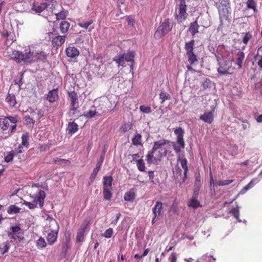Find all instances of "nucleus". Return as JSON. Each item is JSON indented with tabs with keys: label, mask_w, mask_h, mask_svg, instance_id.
<instances>
[{
	"label": "nucleus",
	"mask_w": 262,
	"mask_h": 262,
	"mask_svg": "<svg viewBox=\"0 0 262 262\" xmlns=\"http://www.w3.org/2000/svg\"><path fill=\"white\" fill-rule=\"evenodd\" d=\"M170 141L162 139L154 142L153 146L146 155V160L148 164L156 163L160 162L164 157H166L169 151Z\"/></svg>",
	"instance_id": "f257e3e1"
},
{
	"label": "nucleus",
	"mask_w": 262,
	"mask_h": 262,
	"mask_svg": "<svg viewBox=\"0 0 262 262\" xmlns=\"http://www.w3.org/2000/svg\"><path fill=\"white\" fill-rule=\"evenodd\" d=\"M29 195L31 198L33 199V202H29L24 200V205L30 209L35 208L37 207V204H39L40 208L43 207L46 198V193L43 190L39 188L38 184H35L32 186Z\"/></svg>",
	"instance_id": "f03ea898"
},
{
	"label": "nucleus",
	"mask_w": 262,
	"mask_h": 262,
	"mask_svg": "<svg viewBox=\"0 0 262 262\" xmlns=\"http://www.w3.org/2000/svg\"><path fill=\"white\" fill-rule=\"evenodd\" d=\"M11 58L17 63L21 62L32 63L33 62V52L29 48L24 49V51H15L11 54Z\"/></svg>",
	"instance_id": "7ed1b4c3"
},
{
	"label": "nucleus",
	"mask_w": 262,
	"mask_h": 262,
	"mask_svg": "<svg viewBox=\"0 0 262 262\" xmlns=\"http://www.w3.org/2000/svg\"><path fill=\"white\" fill-rule=\"evenodd\" d=\"M135 52L134 51L128 52L122 55L116 56L114 58V61L118 64V66H123L125 61L131 62L130 66V71L133 70V63H134Z\"/></svg>",
	"instance_id": "20e7f679"
},
{
	"label": "nucleus",
	"mask_w": 262,
	"mask_h": 262,
	"mask_svg": "<svg viewBox=\"0 0 262 262\" xmlns=\"http://www.w3.org/2000/svg\"><path fill=\"white\" fill-rule=\"evenodd\" d=\"M174 133L177 136V144L173 145V149L176 153H180L181 149L185 147V141L184 139V130L181 127H179L174 130Z\"/></svg>",
	"instance_id": "39448f33"
},
{
	"label": "nucleus",
	"mask_w": 262,
	"mask_h": 262,
	"mask_svg": "<svg viewBox=\"0 0 262 262\" xmlns=\"http://www.w3.org/2000/svg\"><path fill=\"white\" fill-rule=\"evenodd\" d=\"M172 25L169 19H165L157 28L155 34L159 38L164 36L171 30Z\"/></svg>",
	"instance_id": "423d86ee"
},
{
	"label": "nucleus",
	"mask_w": 262,
	"mask_h": 262,
	"mask_svg": "<svg viewBox=\"0 0 262 262\" xmlns=\"http://www.w3.org/2000/svg\"><path fill=\"white\" fill-rule=\"evenodd\" d=\"M187 6L186 3H179L176 9V19L179 23L185 21L188 16L186 12Z\"/></svg>",
	"instance_id": "0eeeda50"
},
{
	"label": "nucleus",
	"mask_w": 262,
	"mask_h": 262,
	"mask_svg": "<svg viewBox=\"0 0 262 262\" xmlns=\"http://www.w3.org/2000/svg\"><path fill=\"white\" fill-rule=\"evenodd\" d=\"M49 36L50 38L52 39L51 42L52 46L56 48L61 46V45L64 43L67 37V35H59L54 32H50Z\"/></svg>",
	"instance_id": "6e6552de"
},
{
	"label": "nucleus",
	"mask_w": 262,
	"mask_h": 262,
	"mask_svg": "<svg viewBox=\"0 0 262 262\" xmlns=\"http://www.w3.org/2000/svg\"><path fill=\"white\" fill-rule=\"evenodd\" d=\"M68 95L71 101L70 110L75 111L79 106L77 93L75 91L68 92Z\"/></svg>",
	"instance_id": "1a4fd4ad"
},
{
	"label": "nucleus",
	"mask_w": 262,
	"mask_h": 262,
	"mask_svg": "<svg viewBox=\"0 0 262 262\" xmlns=\"http://www.w3.org/2000/svg\"><path fill=\"white\" fill-rule=\"evenodd\" d=\"M230 9V6L226 7H221L220 9H217L220 17L221 26H223L224 21L225 20H227L229 19Z\"/></svg>",
	"instance_id": "9d476101"
},
{
	"label": "nucleus",
	"mask_w": 262,
	"mask_h": 262,
	"mask_svg": "<svg viewBox=\"0 0 262 262\" xmlns=\"http://www.w3.org/2000/svg\"><path fill=\"white\" fill-rule=\"evenodd\" d=\"M46 221L48 222L45 227V229L47 230L46 232L59 231V226L55 219L48 216Z\"/></svg>",
	"instance_id": "9b49d317"
},
{
	"label": "nucleus",
	"mask_w": 262,
	"mask_h": 262,
	"mask_svg": "<svg viewBox=\"0 0 262 262\" xmlns=\"http://www.w3.org/2000/svg\"><path fill=\"white\" fill-rule=\"evenodd\" d=\"M89 221H84L81 224L80 229L78 230L76 239L77 242H82L84 239L85 230L89 225Z\"/></svg>",
	"instance_id": "f8f14e48"
},
{
	"label": "nucleus",
	"mask_w": 262,
	"mask_h": 262,
	"mask_svg": "<svg viewBox=\"0 0 262 262\" xmlns=\"http://www.w3.org/2000/svg\"><path fill=\"white\" fill-rule=\"evenodd\" d=\"M28 112L31 113V116H26L25 117V121L27 122L28 124H33L34 123L33 119H39L42 116V115H41L40 111H38V113H37L35 111H33L32 108H30L29 110H28Z\"/></svg>",
	"instance_id": "ddd939ff"
},
{
	"label": "nucleus",
	"mask_w": 262,
	"mask_h": 262,
	"mask_svg": "<svg viewBox=\"0 0 262 262\" xmlns=\"http://www.w3.org/2000/svg\"><path fill=\"white\" fill-rule=\"evenodd\" d=\"M58 93V89H54L51 91H49L48 93L47 94L46 99L50 103L56 102L59 99Z\"/></svg>",
	"instance_id": "4468645a"
},
{
	"label": "nucleus",
	"mask_w": 262,
	"mask_h": 262,
	"mask_svg": "<svg viewBox=\"0 0 262 262\" xmlns=\"http://www.w3.org/2000/svg\"><path fill=\"white\" fill-rule=\"evenodd\" d=\"M103 161H104V154L100 156L98 161L97 162L96 167L93 169V172L90 176V178L91 182H93L95 180L98 171H99V170L100 169V167L102 164Z\"/></svg>",
	"instance_id": "2eb2a0df"
},
{
	"label": "nucleus",
	"mask_w": 262,
	"mask_h": 262,
	"mask_svg": "<svg viewBox=\"0 0 262 262\" xmlns=\"http://www.w3.org/2000/svg\"><path fill=\"white\" fill-rule=\"evenodd\" d=\"M214 110L210 111L208 113H205L204 114L200 116V119L204 121L207 123H211L213 120V112Z\"/></svg>",
	"instance_id": "dca6fc26"
},
{
	"label": "nucleus",
	"mask_w": 262,
	"mask_h": 262,
	"mask_svg": "<svg viewBox=\"0 0 262 262\" xmlns=\"http://www.w3.org/2000/svg\"><path fill=\"white\" fill-rule=\"evenodd\" d=\"M58 231H49L47 235V240L50 245L54 244L58 237Z\"/></svg>",
	"instance_id": "f3484780"
},
{
	"label": "nucleus",
	"mask_w": 262,
	"mask_h": 262,
	"mask_svg": "<svg viewBox=\"0 0 262 262\" xmlns=\"http://www.w3.org/2000/svg\"><path fill=\"white\" fill-rule=\"evenodd\" d=\"M48 6L47 2L40 4L35 3L32 6V10L37 13H40L46 9Z\"/></svg>",
	"instance_id": "a211bd4d"
},
{
	"label": "nucleus",
	"mask_w": 262,
	"mask_h": 262,
	"mask_svg": "<svg viewBox=\"0 0 262 262\" xmlns=\"http://www.w3.org/2000/svg\"><path fill=\"white\" fill-rule=\"evenodd\" d=\"M162 206L163 205L161 202H156L155 206L152 208V213L155 216L159 217L162 215Z\"/></svg>",
	"instance_id": "6ab92c4d"
},
{
	"label": "nucleus",
	"mask_w": 262,
	"mask_h": 262,
	"mask_svg": "<svg viewBox=\"0 0 262 262\" xmlns=\"http://www.w3.org/2000/svg\"><path fill=\"white\" fill-rule=\"evenodd\" d=\"M66 52L67 56L71 58H74L79 54V50L74 47H69L67 48Z\"/></svg>",
	"instance_id": "aec40b11"
},
{
	"label": "nucleus",
	"mask_w": 262,
	"mask_h": 262,
	"mask_svg": "<svg viewBox=\"0 0 262 262\" xmlns=\"http://www.w3.org/2000/svg\"><path fill=\"white\" fill-rule=\"evenodd\" d=\"M229 70V67L228 66L227 61H225L224 62L220 63V66L217 69V72L221 74L226 75L228 74H231L228 72Z\"/></svg>",
	"instance_id": "412c9836"
},
{
	"label": "nucleus",
	"mask_w": 262,
	"mask_h": 262,
	"mask_svg": "<svg viewBox=\"0 0 262 262\" xmlns=\"http://www.w3.org/2000/svg\"><path fill=\"white\" fill-rule=\"evenodd\" d=\"M245 53L242 51H238L236 54V64L238 68L241 69L243 67V61L245 59Z\"/></svg>",
	"instance_id": "4be33fe9"
},
{
	"label": "nucleus",
	"mask_w": 262,
	"mask_h": 262,
	"mask_svg": "<svg viewBox=\"0 0 262 262\" xmlns=\"http://www.w3.org/2000/svg\"><path fill=\"white\" fill-rule=\"evenodd\" d=\"M78 129V125L75 122H70L68 124L67 130L68 133L70 135H73L75 133Z\"/></svg>",
	"instance_id": "5701e85b"
},
{
	"label": "nucleus",
	"mask_w": 262,
	"mask_h": 262,
	"mask_svg": "<svg viewBox=\"0 0 262 262\" xmlns=\"http://www.w3.org/2000/svg\"><path fill=\"white\" fill-rule=\"evenodd\" d=\"M70 27V24L68 21L62 20L60 23L59 29L62 34H65L68 32Z\"/></svg>",
	"instance_id": "b1692460"
},
{
	"label": "nucleus",
	"mask_w": 262,
	"mask_h": 262,
	"mask_svg": "<svg viewBox=\"0 0 262 262\" xmlns=\"http://www.w3.org/2000/svg\"><path fill=\"white\" fill-rule=\"evenodd\" d=\"M199 27L200 26L198 23V21L195 20L190 23L188 31L190 32L192 36H194L196 33L199 32Z\"/></svg>",
	"instance_id": "393cba45"
},
{
	"label": "nucleus",
	"mask_w": 262,
	"mask_h": 262,
	"mask_svg": "<svg viewBox=\"0 0 262 262\" xmlns=\"http://www.w3.org/2000/svg\"><path fill=\"white\" fill-rule=\"evenodd\" d=\"M47 57V54L45 52H36L35 54H33V62L38 61H44L46 60Z\"/></svg>",
	"instance_id": "a878e982"
},
{
	"label": "nucleus",
	"mask_w": 262,
	"mask_h": 262,
	"mask_svg": "<svg viewBox=\"0 0 262 262\" xmlns=\"http://www.w3.org/2000/svg\"><path fill=\"white\" fill-rule=\"evenodd\" d=\"M103 180V188H112L113 179L112 176H104Z\"/></svg>",
	"instance_id": "bb28decb"
},
{
	"label": "nucleus",
	"mask_w": 262,
	"mask_h": 262,
	"mask_svg": "<svg viewBox=\"0 0 262 262\" xmlns=\"http://www.w3.org/2000/svg\"><path fill=\"white\" fill-rule=\"evenodd\" d=\"M178 161L180 163L182 167L184 169L183 181H184L185 179H186L187 173L188 170L187 166V161L185 158H179Z\"/></svg>",
	"instance_id": "cd10ccee"
},
{
	"label": "nucleus",
	"mask_w": 262,
	"mask_h": 262,
	"mask_svg": "<svg viewBox=\"0 0 262 262\" xmlns=\"http://www.w3.org/2000/svg\"><path fill=\"white\" fill-rule=\"evenodd\" d=\"M6 100L10 106L14 107L17 104L15 96L12 94H8Z\"/></svg>",
	"instance_id": "c85d7f7f"
},
{
	"label": "nucleus",
	"mask_w": 262,
	"mask_h": 262,
	"mask_svg": "<svg viewBox=\"0 0 262 262\" xmlns=\"http://www.w3.org/2000/svg\"><path fill=\"white\" fill-rule=\"evenodd\" d=\"M257 178L253 179L247 185L243 187L240 191L239 194H243L247 192L249 189L252 188L254 186L255 182L257 181Z\"/></svg>",
	"instance_id": "c756f323"
},
{
	"label": "nucleus",
	"mask_w": 262,
	"mask_h": 262,
	"mask_svg": "<svg viewBox=\"0 0 262 262\" xmlns=\"http://www.w3.org/2000/svg\"><path fill=\"white\" fill-rule=\"evenodd\" d=\"M215 4L217 9H220L221 7H226L230 6V1L215 0Z\"/></svg>",
	"instance_id": "7c9ffc66"
},
{
	"label": "nucleus",
	"mask_w": 262,
	"mask_h": 262,
	"mask_svg": "<svg viewBox=\"0 0 262 262\" xmlns=\"http://www.w3.org/2000/svg\"><path fill=\"white\" fill-rule=\"evenodd\" d=\"M10 247V242L8 241L2 243L0 245V253L2 255L7 252Z\"/></svg>",
	"instance_id": "2f4dec72"
},
{
	"label": "nucleus",
	"mask_w": 262,
	"mask_h": 262,
	"mask_svg": "<svg viewBox=\"0 0 262 262\" xmlns=\"http://www.w3.org/2000/svg\"><path fill=\"white\" fill-rule=\"evenodd\" d=\"M112 188H103V200L109 201L112 198Z\"/></svg>",
	"instance_id": "473e14b6"
},
{
	"label": "nucleus",
	"mask_w": 262,
	"mask_h": 262,
	"mask_svg": "<svg viewBox=\"0 0 262 262\" xmlns=\"http://www.w3.org/2000/svg\"><path fill=\"white\" fill-rule=\"evenodd\" d=\"M194 44V40L193 39H192L189 41L185 42V49L186 51V53L194 52H193Z\"/></svg>",
	"instance_id": "72a5a7b5"
},
{
	"label": "nucleus",
	"mask_w": 262,
	"mask_h": 262,
	"mask_svg": "<svg viewBox=\"0 0 262 262\" xmlns=\"http://www.w3.org/2000/svg\"><path fill=\"white\" fill-rule=\"evenodd\" d=\"M9 126L8 118H0V128L3 130H7Z\"/></svg>",
	"instance_id": "f704fd0d"
},
{
	"label": "nucleus",
	"mask_w": 262,
	"mask_h": 262,
	"mask_svg": "<svg viewBox=\"0 0 262 262\" xmlns=\"http://www.w3.org/2000/svg\"><path fill=\"white\" fill-rule=\"evenodd\" d=\"M186 54L188 61L190 64V65H192L194 64L195 62L198 61L196 56L194 54V52L186 53Z\"/></svg>",
	"instance_id": "c9c22d12"
},
{
	"label": "nucleus",
	"mask_w": 262,
	"mask_h": 262,
	"mask_svg": "<svg viewBox=\"0 0 262 262\" xmlns=\"http://www.w3.org/2000/svg\"><path fill=\"white\" fill-rule=\"evenodd\" d=\"M36 245L38 249H42L46 247L47 243L43 237H40L36 241Z\"/></svg>",
	"instance_id": "e433bc0d"
},
{
	"label": "nucleus",
	"mask_w": 262,
	"mask_h": 262,
	"mask_svg": "<svg viewBox=\"0 0 262 262\" xmlns=\"http://www.w3.org/2000/svg\"><path fill=\"white\" fill-rule=\"evenodd\" d=\"M16 155L14 151L12 150L10 152H6L4 154L5 161L8 163L13 160L14 156Z\"/></svg>",
	"instance_id": "4c0bfd02"
},
{
	"label": "nucleus",
	"mask_w": 262,
	"mask_h": 262,
	"mask_svg": "<svg viewBox=\"0 0 262 262\" xmlns=\"http://www.w3.org/2000/svg\"><path fill=\"white\" fill-rule=\"evenodd\" d=\"M21 144L24 146L26 148H28L29 146V135L28 133L23 134L21 136Z\"/></svg>",
	"instance_id": "58836bf2"
},
{
	"label": "nucleus",
	"mask_w": 262,
	"mask_h": 262,
	"mask_svg": "<svg viewBox=\"0 0 262 262\" xmlns=\"http://www.w3.org/2000/svg\"><path fill=\"white\" fill-rule=\"evenodd\" d=\"M188 206L189 207H191L193 208H197L199 207H201L200 202L197 200V199L195 198V197H192L190 202H189Z\"/></svg>",
	"instance_id": "ea45409f"
},
{
	"label": "nucleus",
	"mask_w": 262,
	"mask_h": 262,
	"mask_svg": "<svg viewBox=\"0 0 262 262\" xmlns=\"http://www.w3.org/2000/svg\"><path fill=\"white\" fill-rule=\"evenodd\" d=\"M246 4L248 9H252L254 13L257 12L256 3L254 0H248Z\"/></svg>",
	"instance_id": "a19ab883"
},
{
	"label": "nucleus",
	"mask_w": 262,
	"mask_h": 262,
	"mask_svg": "<svg viewBox=\"0 0 262 262\" xmlns=\"http://www.w3.org/2000/svg\"><path fill=\"white\" fill-rule=\"evenodd\" d=\"M141 135L137 133L132 139V143L134 145H139L141 144Z\"/></svg>",
	"instance_id": "79ce46f5"
},
{
	"label": "nucleus",
	"mask_w": 262,
	"mask_h": 262,
	"mask_svg": "<svg viewBox=\"0 0 262 262\" xmlns=\"http://www.w3.org/2000/svg\"><path fill=\"white\" fill-rule=\"evenodd\" d=\"M135 198V193L132 191H128L125 193L124 199L125 201L130 202L133 201Z\"/></svg>",
	"instance_id": "37998d69"
},
{
	"label": "nucleus",
	"mask_w": 262,
	"mask_h": 262,
	"mask_svg": "<svg viewBox=\"0 0 262 262\" xmlns=\"http://www.w3.org/2000/svg\"><path fill=\"white\" fill-rule=\"evenodd\" d=\"M159 96L162 104L164 103L165 101L170 99L171 98L170 94L165 92H161Z\"/></svg>",
	"instance_id": "c03bdc74"
},
{
	"label": "nucleus",
	"mask_w": 262,
	"mask_h": 262,
	"mask_svg": "<svg viewBox=\"0 0 262 262\" xmlns=\"http://www.w3.org/2000/svg\"><path fill=\"white\" fill-rule=\"evenodd\" d=\"M133 126L132 123L130 122H128L127 123H124L120 127V129L122 132L125 133L130 129H132Z\"/></svg>",
	"instance_id": "a18cd8bd"
},
{
	"label": "nucleus",
	"mask_w": 262,
	"mask_h": 262,
	"mask_svg": "<svg viewBox=\"0 0 262 262\" xmlns=\"http://www.w3.org/2000/svg\"><path fill=\"white\" fill-rule=\"evenodd\" d=\"M20 210V208L14 205H12L8 207L7 212L9 214L17 213Z\"/></svg>",
	"instance_id": "49530a36"
},
{
	"label": "nucleus",
	"mask_w": 262,
	"mask_h": 262,
	"mask_svg": "<svg viewBox=\"0 0 262 262\" xmlns=\"http://www.w3.org/2000/svg\"><path fill=\"white\" fill-rule=\"evenodd\" d=\"M229 213H232L234 217L238 221L241 222L239 219V211L237 207H234L231 209Z\"/></svg>",
	"instance_id": "de8ad7c7"
},
{
	"label": "nucleus",
	"mask_w": 262,
	"mask_h": 262,
	"mask_svg": "<svg viewBox=\"0 0 262 262\" xmlns=\"http://www.w3.org/2000/svg\"><path fill=\"white\" fill-rule=\"evenodd\" d=\"M137 166L138 170L140 171H144L145 170V163L143 159H140L136 161Z\"/></svg>",
	"instance_id": "09e8293b"
},
{
	"label": "nucleus",
	"mask_w": 262,
	"mask_h": 262,
	"mask_svg": "<svg viewBox=\"0 0 262 262\" xmlns=\"http://www.w3.org/2000/svg\"><path fill=\"white\" fill-rule=\"evenodd\" d=\"M148 176L149 179L150 180L151 182L154 184L157 185L159 184V180L158 179H154L155 174L154 172L153 171L150 170L148 171Z\"/></svg>",
	"instance_id": "8fccbe9b"
},
{
	"label": "nucleus",
	"mask_w": 262,
	"mask_h": 262,
	"mask_svg": "<svg viewBox=\"0 0 262 262\" xmlns=\"http://www.w3.org/2000/svg\"><path fill=\"white\" fill-rule=\"evenodd\" d=\"M140 111L144 114H149L152 110L149 106H145L144 105H140L139 107Z\"/></svg>",
	"instance_id": "3c124183"
},
{
	"label": "nucleus",
	"mask_w": 262,
	"mask_h": 262,
	"mask_svg": "<svg viewBox=\"0 0 262 262\" xmlns=\"http://www.w3.org/2000/svg\"><path fill=\"white\" fill-rule=\"evenodd\" d=\"M93 21L91 19L88 21L83 23V22H79L78 23V25L79 27L82 28H84L87 29L88 27L93 24Z\"/></svg>",
	"instance_id": "603ef678"
},
{
	"label": "nucleus",
	"mask_w": 262,
	"mask_h": 262,
	"mask_svg": "<svg viewBox=\"0 0 262 262\" xmlns=\"http://www.w3.org/2000/svg\"><path fill=\"white\" fill-rule=\"evenodd\" d=\"M57 19H64L67 16V12L66 11H61L60 12L55 14Z\"/></svg>",
	"instance_id": "864d4df0"
},
{
	"label": "nucleus",
	"mask_w": 262,
	"mask_h": 262,
	"mask_svg": "<svg viewBox=\"0 0 262 262\" xmlns=\"http://www.w3.org/2000/svg\"><path fill=\"white\" fill-rule=\"evenodd\" d=\"M113 234V230L112 228H110L106 230L102 234V236L106 238H109L112 236Z\"/></svg>",
	"instance_id": "5fc2aeb1"
},
{
	"label": "nucleus",
	"mask_w": 262,
	"mask_h": 262,
	"mask_svg": "<svg viewBox=\"0 0 262 262\" xmlns=\"http://www.w3.org/2000/svg\"><path fill=\"white\" fill-rule=\"evenodd\" d=\"M53 162L55 164H61L63 163H64L65 164H67V163L70 164L71 163L69 160L60 159L59 158H56L54 159Z\"/></svg>",
	"instance_id": "6e6d98bb"
},
{
	"label": "nucleus",
	"mask_w": 262,
	"mask_h": 262,
	"mask_svg": "<svg viewBox=\"0 0 262 262\" xmlns=\"http://www.w3.org/2000/svg\"><path fill=\"white\" fill-rule=\"evenodd\" d=\"M233 182V180H220L217 182L216 184L219 186H226L231 184Z\"/></svg>",
	"instance_id": "4d7b16f0"
},
{
	"label": "nucleus",
	"mask_w": 262,
	"mask_h": 262,
	"mask_svg": "<svg viewBox=\"0 0 262 262\" xmlns=\"http://www.w3.org/2000/svg\"><path fill=\"white\" fill-rule=\"evenodd\" d=\"M97 113L98 112L95 110H89L84 115L86 118H91L97 115Z\"/></svg>",
	"instance_id": "13d9d810"
},
{
	"label": "nucleus",
	"mask_w": 262,
	"mask_h": 262,
	"mask_svg": "<svg viewBox=\"0 0 262 262\" xmlns=\"http://www.w3.org/2000/svg\"><path fill=\"white\" fill-rule=\"evenodd\" d=\"M252 35L249 32H247L243 39V42L245 45H247L249 40L251 38Z\"/></svg>",
	"instance_id": "bf43d9fd"
},
{
	"label": "nucleus",
	"mask_w": 262,
	"mask_h": 262,
	"mask_svg": "<svg viewBox=\"0 0 262 262\" xmlns=\"http://www.w3.org/2000/svg\"><path fill=\"white\" fill-rule=\"evenodd\" d=\"M16 236L12 235L11 238L13 239H18L19 241H22L24 238V237L23 236L24 234L22 232H20L18 233H16Z\"/></svg>",
	"instance_id": "052dcab7"
},
{
	"label": "nucleus",
	"mask_w": 262,
	"mask_h": 262,
	"mask_svg": "<svg viewBox=\"0 0 262 262\" xmlns=\"http://www.w3.org/2000/svg\"><path fill=\"white\" fill-rule=\"evenodd\" d=\"M168 260L170 262H177V255L175 252H172L169 257H168Z\"/></svg>",
	"instance_id": "680f3d73"
},
{
	"label": "nucleus",
	"mask_w": 262,
	"mask_h": 262,
	"mask_svg": "<svg viewBox=\"0 0 262 262\" xmlns=\"http://www.w3.org/2000/svg\"><path fill=\"white\" fill-rule=\"evenodd\" d=\"M50 148V146H49L48 144H42L40 145L38 147V149L40 152L45 151L47 149H49Z\"/></svg>",
	"instance_id": "e2e57ef3"
},
{
	"label": "nucleus",
	"mask_w": 262,
	"mask_h": 262,
	"mask_svg": "<svg viewBox=\"0 0 262 262\" xmlns=\"http://www.w3.org/2000/svg\"><path fill=\"white\" fill-rule=\"evenodd\" d=\"M11 230L13 233H18L21 232V229L18 226H12L11 227Z\"/></svg>",
	"instance_id": "0e129e2a"
},
{
	"label": "nucleus",
	"mask_w": 262,
	"mask_h": 262,
	"mask_svg": "<svg viewBox=\"0 0 262 262\" xmlns=\"http://www.w3.org/2000/svg\"><path fill=\"white\" fill-rule=\"evenodd\" d=\"M24 147V146L22 145L21 144L18 146L17 149L14 151L16 153V155H18V156L19 157L20 156V154H21L23 152V151H24L23 150V148Z\"/></svg>",
	"instance_id": "69168bd1"
},
{
	"label": "nucleus",
	"mask_w": 262,
	"mask_h": 262,
	"mask_svg": "<svg viewBox=\"0 0 262 262\" xmlns=\"http://www.w3.org/2000/svg\"><path fill=\"white\" fill-rule=\"evenodd\" d=\"M127 20L128 24L129 25H132V26L134 25V24L135 23V20L133 17L130 16H128L127 18Z\"/></svg>",
	"instance_id": "338daca9"
},
{
	"label": "nucleus",
	"mask_w": 262,
	"mask_h": 262,
	"mask_svg": "<svg viewBox=\"0 0 262 262\" xmlns=\"http://www.w3.org/2000/svg\"><path fill=\"white\" fill-rule=\"evenodd\" d=\"M258 67L262 69V56H259L258 57V61L257 62Z\"/></svg>",
	"instance_id": "774afa93"
}]
</instances>
